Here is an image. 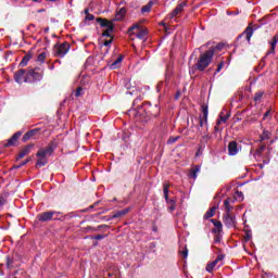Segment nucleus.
Masks as SVG:
<instances>
[{
    "instance_id": "obj_35",
    "label": "nucleus",
    "mask_w": 278,
    "mask_h": 278,
    "mask_svg": "<svg viewBox=\"0 0 278 278\" xmlns=\"http://www.w3.org/2000/svg\"><path fill=\"white\" fill-rule=\"evenodd\" d=\"M231 199H235V201L237 199H240V201H244V193H242V191H236L235 198H231Z\"/></svg>"
},
{
    "instance_id": "obj_2",
    "label": "nucleus",
    "mask_w": 278,
    "mask_h": 278,
    "mask_svg": "<svg viewBox=\"0 0 278 278\" xmlns=\"http://www.w3.org/2000/svg\"><path fill=\"white\" fill-rule=\"evenodd\" d=\"M53 151H55V143L50 142L46 148H40L36 155V168H42V166H47L49 160L47 157H51L53 155Z\"/></svg>"
},
{
    "instance_id": "obj_12",
    "label": "nucleus",
    "mask_w": 278,
    "mask_h": 278,
    "mask_svg": "<svg viewBox=\"0 0 278 278\" xmlns=\"http://www.w3.org/2000/svg\"><path fill=\"white\" fill-rule=\"evenodd\" d=\"M23 136V131L15 132L4 144L3 147H16L18 144V139Z\"/></svg>"
},
{
    "instance_id": "obj_51",
    "label": "nucleus",
    "mask_w": 278,
    "mask_h": 278,
    "mask_svg": "<svg viewBox=\"0 0 278 278\" xmlns=\"http://www.w3.org/2000/svg\"><path fill=\"white\" fill-rule=\"evenodd\" d=\"M112 45V39L104 41V47H110Z\"/></svg>"
},
{
    "instance_id": "obj_56",
    "label": "nucleus",
    "mask_w": 278,
    "mask_h": 278,
    "mask_svg": "<svg viewBox=\"0 0 278 278\" xmlns=\"http://www.w3.org/2000/svg\"><path fill=\"white\" fill-rule=\"evenodd\" d=\"M35 3H42V0H33Z\"/></svg>"
},
{
    "instance_id": "obj_14",
    "label": "nucleus",
    "mask_w": 278,
    "mask_h": 278,
    "mask_svg": "<svg viewBox=\"0 0 278 278\" xmlns=\"http://www.w3.org/2000/svg\"><path fill=\"white\" fill-rule=\"evenodd\" d=\"M224 225H226V227H236V216H233V214L231 213H225L224 216Z\"/></svg>"
},
{
    "instance_id": "obj_18",
    "label": "nucleus",
    "mask_w": 278,
    "mask_h": 278,
    "mask_svg": "<svg viewBox=\"0 0 278 278\" xmlns=\"http://www.w3.org/2000/svg\"><path fill=\"white\" fill-rule=\"evenodd\" d=\"M38 131H40L39 128H35V129H31L29 131H27L23 138H22V141L23 142H27L28 140H31V138H34V136H36V134H38Z\"/></svg>"
},
{
    "instance_id": "obj_4",
    "label": "nucleus",
    "mask_w": 278,
    "mask_h": 278,
    "mask_svg": "<svg viewBox=\"0 0 278 278\" xmlns=\"http://www.w3.org/2000/svg\"><path fill=\"white\" fill-rule=\"evenodd\" d=\"M42 79V72H40V68H27L25 84H36V81H41Z\"/></svg>"
},
{
    "instance_id": "obj_20",
    "label": "nucleus",
    "mask_w": 278,
    "mask_h": 278,
    "mask_svg": "<svg viewBox=\"0 0 278 278\" xmlns=\"http://www.w3.org/2000/svg\"><path fill=\"white\" fill-rule=\"evenodd\" d=\"M211 223H213L214 227L213 228V233H220V231H223V223L220 220L217 219H211Z\"/></svg>"
},
{
    "instance_id": "obj_61",
    "label": "nucleus",
    "mask_w": 278,
    "mask_h": 278,
    "mask_svg": "<svg viewBox=\"0 0 278 278\" xmlns=\"http://www.w3.org/2000/svg\"><path fill=\"white\" fill-rule=\"evenodd\" d=\"M39 12H45V9L39 10Z\"/></svg>"
},
{
    "instance_id": "obj_9",
    "label": "nucleus",
    "mask_w": 278,
    "mask_h": 278,
    "mask_svg": "<svg viewBox=\"0 0 278 278\" xmlns=\"http://www.w3.org/2000/svg\"><path fill=\"white\" fill-rule=\"evenodd\" d=\"M223 260H225V256L223 254L217 255L216 260L206 265V271L213 273L216 266L217 268H220V266H223Z\"/></svg>"
},
{
    "instance_id": "obj_23",
    "label": "nucleus",
    "mask_w": 278,
    "mask_h": 278,
    "mask_svg": "<svg viewBox=\"0 0 278 278\" xmlns=\"http://www.w3.org/2000/svg\"><path fill=\"white\" fill-rule=\"evenodd\" d=\"M126 14H127L126 8L119 9L115 14V21H123V18H125Z\"/></svg>"
},
{
    "instance_id": "obj_33",
    "label": "nucleus",
    "mask_w": 278,
    "mask_h": 278,
    "mask_svg": "<svg viewBox=\"0 0 278 278\" xmlns=\"http://www.w3.org/2000/svg\"><path fill=\"white\" fill-rule=\"evenodd\" d=\"M151 8H153V1H150L147 5L141 8L142 14H144L146 12H151Z\"/></svg>"
},
{
    "instance_id": "obj_54",
    "label": "nucleus",
    "mask_w": 278,
    "mask_h": 278,
    "mask_svg": "<svg viewBox=\"0 0 278 278\" xmlns=\"http://www.w3.org/2000/svg\"><path fill=\"white\" fill-rule=\"evenodd\" d=\"M54 64H62V61L55 60V61H54Z\"/></svg>"
},
{
    "instance_id": "obj_26",
    "label": "nucleus",
    "mask_w": 278,
    "mask_h": 278,
    "mask_svg": "<svg viewBox=\"0 0 278 278\" xmlns=\"http://www.w3.org/2000/svg\"><path fill=\"white\" fill-rule=\"evenodd\" d=\"M201 112L203 114L204 123H207V116H208V106H207V104L203 103L201 105Z\"/></svg>"
},
{
    "instance_id": "obj_34",
    "label": "nucleus",
    "mask_w": 278,
    "mask_h": 278,
    "mask_svg": "<svg viewBox=\"0 0 278 278\" xmlns=\"http://www.w3.org/2000/svg\"><path fill=\"white\" fill-rule=\"evenodd\" d=\"M264 97V91H257L254 94V101L257 103V101H262V98Z\"/></svg>"
},
{
    "instance_id": "obj_8",
    "label": "nucleus",
    "mask_w": 278,
    "mask_h": 278,
    "mask_svg": "<svg viewBox=\"0 0 278 278\" xmlns=\"http://www.w3.org/2000/svg\"><path fill=\"white\" fill-rule=\"evenodd\" d=\"M168 188H170V185H168V182H164L163 184V194H164V199L166 201V203H168V210L169 212H175V200H169L168 199Z\"/></svg>"
},
{
    "instance_id": "obj_28",
    "label": "nucleus",
    "mask_w": 278,
    "mask_h": 278,
    "mask_svg": "<svg viewBox=\"0 0 278 278\" xmlns=\"http://www.w3.org/2000/svg\"><path fill=\"white\" fill-rule=\"evenodd\" d=\"M129 213V208H125V210H122V211H117L113 216L112 218H121L122 216H125V214H128Z\"/></svg>"
},
{
    "instance_id": "obj_53",
    "label": "nucleus",
    "mask_w": 278,
    "mask_h": 278,
    "mask_svg": "<svg viewBox=\"0 0 278 278\" xmlns=\"http://www.w3.org/2000/svg\"><path fill=\"white\" fill-rule=\"evenodd\" d=\"M34 27H36V25L30 24V25L28 26V29H33Z\"/></svg>"
},
{
    "instance_id": "obj_36",
    "label": "nucleus",
    "mask_w": 278,
    "mask_h": 278,
    "mask_svg": "<svg viewBox=\"0 0 278 278\" xmlns=\"http://www.w3.org/2000/svg\"><path fill=\"white\" fill-rule=\"evenodd\" d=\"M104 238H108V235H97V236H91V240H103Z\"/></svg>"
},
{
    "instance_id": "obj_7",
    "label": "nucleus",
    "mask_w": 278,
    "mask_h": 278,
    "mask_svg": "<svg viewBox=\"0 0 278 278\" xmlns=\"http://www.w3.org/2000/svg\"><path fill=\"white\" fill-rule=\"evenodd\" d=\"M97 23L100 24V27H106V29L102 33V36L112 38V33L114 31V23L103 17H98Z\"/></svg>"
},
{
    "instance_id": "obj_30",
    "label": "nucleus",
    "mask_w": 278,
    "mask_h": 278,
    "mask_svg": "<svg viewBox=\"0 0 278 278\" xmlns=\"http://www.w3.org/2000/svg\"><path fill=\"white\" fill-rule=\"evenodd\" d=\"M49 55L48 52H41L37 56V62H40L41 64L47 60V56Z\"/></svg>"
},
{
    "instance_id": "obj_60",
    "label": "nucleus",
    "mask_w": 278,
    "mask_h": 278,
    "mask_svg": "<svg viewBox=\"0 0 278 278\" xmlns=\"http://www.w3.org/2000/svg\"><path fill=\"white\" fill-rule=\"evenodd\" d=\"M215 131H218V126H215Z\"/></svg>"
},
{
    "instance_id": "obj_24",
    "label": "nucleus",
    "mask_w": 278,
    "mask_h": 278,
    "mask_svg": "<svg viewBox=\"0 0 278 278\" xmlns=\"http://www.w3.org/2000/svg\"><path fill=\"white\" fill-rule=\"evenodd\" d=\"M229 116H231L229 113H227V114L225 115V113L222 112V113L219 114V118L217 119V123H216L217 127H218V125H220L222 123H227V121H229Z\"/></svg>"
},
{
    "instance_id": "obj_44",
    "label": "nucleus",
    "mask_w": 278,
    "mask_h": 278,
    "mask_svg": "<svg viewBox=\"0 0 278 278\" xmlns=\"http://www.w3.org/2000/svg\"><path fill=\"white\" fill-rule=\"evenodd\" d=\"M98 229V231H100V229H110V226L109 225H99L98 227H96Z\"/></svg>"
},
{
    "instance_id": "obj_59",
    "label": "nucleus",
    "mask_w": 278,
    "mask_h": 278,
    "mask_svg": "<svg viewBox=\"0 0 278 278\" xmlns=\"http://www.w3.org/2000/svg\"><path fill=\"white\" fill-rule=\"evenodd\" d=\"M227 14H228V16H231V14H233V12H229V11H228Z\"/></svg>"
},
{
    "instance_id": "obj_37",
    "label": "nucleus",
    "mask_w": 278,
    "mask_h": 278,
    "mask_svg": "<svg viewBox=\"0 0 278 278\" xmlns=\"http://www.w3.org/2000/svg\"><path fill=\"white\" fill-rule=\"evenodd\" d=\"M179 136L176 137H169V139L167 140V144H175V142H177V140H179Z\"/></svg>"
},
{
    "instance_id": "obj_52",
    "label": "nucleus",
    "mask_w": 278,
    "mask_h": 278,
    "mask_svg": "<svg viewBox=\"0 0 278 278\" xmlns=\"http://www.w3.org/2000/svg\"><path fill=\"white\" fill-rule=\"evenodd\" d=\"M214 242H220V237L216 236L215 239H214Z\"/></svg>"
},
{
    "instance_id": "obj_15",
    "label": "nucleus",
    "mask_w": 278,
    "mask_h": 278,
    "mask_svg": "<svg viewBox=\"0 0 278 278\" xmlns=\"http://www.w3.org/2000/svg\"><path fill=\"white\" fill-rule=\"evenodd\" d=\"M253 31H254L253 27L248 26L245 30L241 35H239L238 40L244 38L247 42H251V38L253 37Z\"/></svg>"
},
{
    "instance_id": "obj_39",
    "label": "nucleus",
    "mask_w": 278,
    "mask_h": 278,
    "mask_svg": "<svg viewBox=\"0 0 278 278\" xmlns=\"http://www.w3.org/2000/svg\"><path fill=\"white\" fill-rule=\"evenodd\" d=\"M14 261L10 258V256L7 257V266L8 268H13Z\"/></svg>"
},
{
    "instance_id": "obj_40",
    "label": "nucleus",
    "mask_w": 278,
    "mask_h": 278,
    "mask_svg": "<svg viewBox=\"0 0 278 278\" xmlns=\"http://www.w3.org/2000/svg\"><path fill=\"white\" fill-rule=\"evenodd\" d=\"M225 67V62H220L218 65H217V68L215 71V73H220V71H223V68Z\"/></svg>"
},
{
    "instance_id": "obj_43",
    "label": "nucleus",
    "mask_w": 278,
    "mask_h": 278,
    "mask_svg": "<svg viewBox=\"0 0 278 278\" xmlns=\"http://www.w3.org/2000/svg\"><path fill=\"white\" fill-rule=\"evenodd\" d=\"M180 254L182 255L184 260H186L188 257V248L185 247L184 251H181Z\"/></svg>"
},
{
    "instance_id": "obj_21",
    "label": "nucleus",
    "mask_w": 278,
    "mask_h": 278,
    "mask_svg": "<svg viewBox=\"0 0 278 278\" xmlns=\"http://www.w3.org/2000/svg\"><path fill=\"white\" fill-rule=\"evenodd\" d=\"M277 42H278V34H276L273 37V40L270 42V50L267 52V55H275V49L277 48Z\"/></svg>"
},
{
    "instance_id": "obj_10",
    "label": "nucleus",
    "mask_w": 278,
    "mask_h": 278,
    "mask_svg": "<svg viewBox=\"0 0 278 278\" xmlns=\"http://www.w3.org/2000/svg\"><path fill=\"white\" fill-rule=\"evenodd\" d=\"M56 214H60V213H58L55 211L43 212V213L37 215V219L40 223H49V220H53V216H55Z\"/></svg>"
},
{
    "instance_id": "obj_13",
    "label": "nucleus",
    "mask_w": 278,
    "mask_h": 278,
    "mask_svg": "<svg viewBox=\"0 0 278 278\" xmlns=\"http://www.w3.org/2000/svg\"><path fill=\"white\" fill-rule=\"evenodd\" d=\"M27 77V68H21L17 72L14 73V80L16 81V84H23V81L25 83V79Z\"/></svg>"
},
{
    "instance_id": "obj_5",
    "label": "nucleus",
    "mask_w": 278,
    "mask_h": 278,
    "mask_svg": "<svg viewBox=\"0 0 278 278\" xmlns=\"http://www.w3.org/2000/svg\"><path fill=\"white\" fill-rule=\"evenodd\" d=\"M68 51H71V43L68 41H64L63 43L58 42L53 47L54 58H64Z\"/></svg>"
},
{
    "instance_id": "obj_19",
    "label": "nucleus",
    "mask_w": 278,
    "mask_h": 278,
    "mask_svg": "<svg viewBox=\"0 0 278 278\" xmlns=\"http://www.w3.org/2000/svg\"><path fill=\"white\" fill-rule=\"evenodd\" d=\"M228 153H229V155H238V142H236V141L229 142Z\"/></svg>"
},
{
    "instance_id": "obj_16",
    "label": "nucleus",
    "mask_w": 278,
    "mask_h": 278,
    "mask_svg": "<svg viewBox=\"0 0 278 278\" xmlns=\"http://www.w3.org/2000/svg\"><path fill=\"white\" fill-rule=\"evenodd\" d=\"M233 203H236V199L227 198L224 201L225 214H231V210H233Z\"/></svg>"
},
{
    "instance_id": "obj_46",
    "label": "nucleus",
    "mask_w": 278,
    "mask_h": 278,
    "mask_svg": "<svg viewBox=\"0 0 278 278\" xmlns=\"http://www.w3.org/2000/svg\"><path fill=\"white\" fill-rule=\"evenodd\" d=\"M81 87H78L75 91V97H81Z\"/></svg>"
},
{
    "instance_id": "obj_3",
    "label": "nucleus",
    "mask_w": 278,
    "mask_h": 278,
    "mask_svg": "<svg viewBox=\"0 0 278 278\" xmlns=\"http://www.w3.org/2000/svg\"><path fill=\"white\" fill-rule=\"evenodd\" d=\"M214 48H210L207 51L201 53L195 64V68H198L200 72L205 71V68H207V66H210L214 60Z\"/></svg>"
},
{
    "instance_id": "obj_27",
    "label": "nucleus",
    "mask_w": 278,
    "mask_h": 278,
    "mask_svg": "<svg viewBox=\"0 0 278 278\" xmlns=\"http://www.w3.org/2000/svg\"><path fill=\"white\" fill-rule=\"evenodd\" d=\"M29 60H31V55L30 54H26L23 59H22V61H21V63H20V66L23 68V67H25V66H27V64L29 63Z\"/></svg>"
},
{
    "instance_id": "obj_58",
    "label": "nucleus",
    "mask_w": 278,
    "mask_h": 278,
    "mask_svg": "<svg viewBox=\"0 0 278 278\" xmlns=\"http://www.w3.org/2000/svg\"><path fill=\"white\" fill-rule=\"evenodd\" d=\"M49 68H50V71H53V68H55V66L51 65Z\"/></svg>"
},
{
    "instance_id": "obj_31",
    "label": "nucleus",
    "mask_w": 278,
    "mask_h": 278,
    "mask_svg": "<svg viewBox=\"0 0 278 278\" xmlns=\"http://www.w3.org/2000/svg\"><path fill=\"white\" fill-rule=\"evenodd\" d=\"M123 62V55H119L111 65V68H118V64Z\"/></svg>"
},
{
    "instance_id": "obj_38",
    "label": "nucleus",
    "mask_w": 278,
    "mask_h": 278,
    "mask_svg": "<svg viewBox=\"0 0 278 278\" xmlns=\"http://www.w3.org/2000/svg\"><path fill=\"white\" fill-rule=\"evenodd\" d=\"M5 203H8V200H5L3 197H0V212L3 210Z\"/></svg>"
},
{
    "instance_id": "obj_62",
    "label": "nucleus",
    "mask_w": 278,
    "mask_h": 278,
    "mask_svg": "<svg viewBox=\"0 0 278 278\" xmlns=\"http://www.w3.org/2000/svg\"><path fill=\"white\" fill-rule=\"evenodd\" d=\"M109 277H114V275H112V274H109Z\"/></svg>"
},
{
    "instance_id": "obj_29",
    "label": "nucleus",
    "mask_w": 278,
    "mask_h": 278,
    "mask_svg": "<svg viewBox=\"0 0 278 278\" xmlns=\"http://www.w3.org/2000/svg\"><path fill=\"white\" fill-rule=\"evenodd\" d=\"M264 151H266V144L260 146V148L254 153L255 157H262V153H264Z\"/></svg>"
},
{
    "instance_id": "obj_22",
    "label": "nucleus",
    "mask_w": 278,
    "mask_h": 278,
    "mask_svg": "<svg viewBox=\"0 0 278 278\" xmlns=\"http://www.w3.org/2000/svg\"><path fill=\"white\" fill-rule=\"evenodd\" d=\"M201 173V165H194L189 173L190 179H197V174Z\"/></svg>"
},
{
    "instance_id": "obj_48",
    "label": "nucleus",
    "mask_w": 278,
    "mask_h": 278,
    "mask_svg": "<svg viewBox=\"0 0 278 278\" xmlns=\"http://www.w3.org/2000/svg\"><path fill=\"white\" fill-rule=\"evenodd\" d=\"M268 116H270V110L266 111V113L263 116V121H266V118H268Z\"/></svg>"
},
{
    "instance_id": "obj_63",
    "label": "nucleus",
    "mask_w": 278,
    "mask_h": 278,
    "mask_svg": "<svg viewBox=\"0 0 278 278\" xmlns=\"http://www.w3.org/2000/svg\"><path fill=\"white\" fill-rule=\"evenodd\" d=\"M102 220H105V217H102Z\"/></svg>"
},
{
    "instance_id": "obj_47",
    "label": "nucleus",
    "mask_w": 278,
    "mask_h": 278,
    "mask_svg": "<svg viewBox=\"0 0 278 278\" xmlns=\"http://www.w3.org/2000/svg\"><path fill=\"white\" fill-rule=\"evenodd\" d=\"M86 21H94V15L93 14H87L86 15Z\"/></svg>"
},
{
    "instance_id": "obj_49",
    "label": "nucleus",
    "mask_w": 278,
    "mask_h": 278,
    "mask_svg": "<svg viewBox=\"0 0 278 278\" xmlns=\"http://www.w3.org/2000/svg\"><path fill=\"white\" fill-rule=\"evenodd\" d=\"M203 125H207V123H205V118L200 117V127H203Z\"/></svg>"
},
{
    "instance_id": "obj_42",
    "label": "nucleus",
    "mask_w": 278,
    "mask_h": 278,
    "mask_svg": "<svg viewBox=\"0 0 278 278\" xmlns=\"http://www.w3.org/2000/svg\"><path fill=\"white\" fill-rule=\"evenodd\" d=\"M223 47H225V45L218 43L216 47H211V49H215V51H220L223 50Z\"/></svg>"
},
{
    "instance_id": "obj_57",
    "label": "nucleus",
    "mask_w": 278,
    "mask_h": 278,
    "mask_svg": "<svg viewBox=\"0 0 278 278\" xmlns=\"http://www.w3.org/2000/svg\"><path fill=\"white\" fill-rule=\"evenodd\" d=\"M85 14H86V16H88V14H90L88 9L85 10Z\"/></svg>"
},
{
    "instance_id": "obj_25",
    "label": "nucleus",
    "mask_w": 278,
    "mask_h": 278,
    "mask_svg": "<svg viewBox=\"0 0 278 278\" xmlns=\"http://www.w3.org/2000/svg\"><path fill=\"white\" fill-rule=\"evenodd\" d=\"M216 206L211 207L205 214H204V220H207L212 218L216 214Z\"/></svg>"
},
{
    "instance_id": "obj_55",
    "label": "nucleus",
    "mask_w": 278,
    "mask_h": 278,
    "mask_svg": "<svg viewBox=\"0 0 278 278\" xmlns=\"http://www.w3.org/2000/svg\"><path fill=\"white\" fill-rule=\"evenodd\" d=\"M203 140H210V136L208 135L204 136Z\"/></svg>"
},
{
    "instance_id": "obj_32",
    "label": "nucleus",
    "mask_w": 278,
    "mask_h": 278,
    "mask_svg": "<svg viewBox=\"0 0 278 278\" xmlns=\"http://www.w3.org/2000/svg\"><path fill=\"white\" fill-rule=\"evenodd\" d=\"M264 140H270V131L264 130L261 135V142H264Z\"/></svg>"
},
{
    "instance_id": "obj_45",
    "label": "nucleus",
    "mask_w": 278,
    "mask_h": 278,
    "mask_svg": "<svg viewBox=\"0 0 278 278\" xmlns=\"http://www.w3.org/2000/svg\"><path fill=\"white\" fill-rule=\"evenodd\" d=\"M244 240L245 242H249V240H251V231L245 232Z\"/></svg>"
},
{
    "instance_id": "obj_11",
    "label": "nucleus",
    "mask_w": 278,
    "mask_h": 278,
    "mask_svg": "<svg viewBox=\"0 0 278 278\" xmlns=\"http://www.w3.org/2000/svg\"><path fill=\"white\" fill-rule=\"evenodd\" d=\"M186 5H188V3L186 1L180 2L174 10L173 12H170L167 17L175 18V16H179L182 12H184V8H186Z\"/></svg>"
},
{
    "instance_id": "obj_17",
    "label": "nucleus",
    "mask_w": 278,
    "mask_h": 278,
    "mask_svg": "<svg viewBox=\"0 0 278 278\" xmlns=\"http://www.w3.org/2000/svg\"><path fill=\"white\" fill-rule=\"evenodd\" d=\"M31 149H34V143L27 144L26 147H24L21 152L17 155V160H23V157H25V155H29V153H31Z\"/></svg>"
},
{
    "instance_id": "obj_1",
    "label": "nucleus",
    "mask_w": 278,
    "mask_h": 278,
    "mask_svg": "<svg viewBox=\"0 0 278 278\" xmlns=\"http://www.w3.org/2000/svg\"><path fill=\"white\" fill-rule=\"evenodd\" d=\"M160 106L157 104L152 105L151 102H146L135 114V118L138 123L147 125L152 118L160 116Z\"/></svg>"
},
{
    "instance_id": "obj_50",
    "label": "nucleus",
    "mask_w": 278,
    "mask_h": 278,
    "mask_svg": "<svg viewBox=\"0 0 278 278\" xmlns=\"http://www.w3.org/2000/svg\"><path fill=\"white\" fill-rule=\"evenodd\" d=\"M29 160H30V159H27L25 162H22V163L17 166V168H21V166H25V164H27V163L29 162Z\"/></svg>"
},
{
    "instance_id": "obj_6",
    "label": "nucleus",
    "mask_w": 278,
    "mask_h": 278,
    "mask_svg": "<svg viewBox=\"0 0 278 278\" xmlns=\"http://www.w3.org/2000/svg\"><path fill=\"white\" fill-rule=\"evenodd\" d=\"M128 36L130 38H134V36H137L139 40H144V38H147V30L142 29L140 24H134L128 28Z\"/></svg>"
},
{
    "instance_id": "obj_41",
    "label": "nucleus",
    "mask_w": 278,
    "mask_h": 278,
    "mask_svg": "<svg viewBox=\"0 0 278 278\" xmlns=\"http://www.w3.org/2000/svg\"><path fill=\"white\" fill-rule=\"evenodd\" d=\"M84 231H86V233H88V231H98V229L92 226H87L84 228Z\"/></svg>"
}]
</instances>
